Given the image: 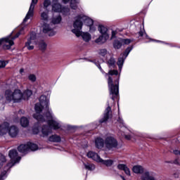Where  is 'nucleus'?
<instances>
[{
    "label": "nucleus",
    "mask_w": 180,
    "mask_h": 180,
    "mask_svg": "<svg viewBox=\"0 0 180 180\" xmlns=\"http://www.w3.org/2000/svg\"><path fill=\"white\" fill-rule=\"evenodd\" d=\"M98 56L100 57H108L109 56V53H108V51L105 49L98 50Z\"/></svg>",
    "instance_id": "33"
},
{
    "label": "nucleus",
    "mask_w": 180,
    "mask_h": 180,
    "mask_svg": "<svg viewBox=\"0 0 180 180\" xmlns=\"http://www.w3.org/2000/svg\"><path fill=\"white\" fill-rule=\"evenodd\" d=\"M37 40L36 33H31L30 39L25 43V47H27L28 50H33V49H34V44H37V43H36Z\"/></svg>",
    "instance_id": "14"
},
{
    "label": "nucleus",
    "mask_w": 180,
    "mask_h": 180,
    "mask_svg": "<svg viewBox=\"0 0 180 180\" xmlns=\"http://www.w3.org/2000/svg\"><path fill=\"white\" fill-rule=\"evenodd\" d=\"M8 156L11 158V162L8 163L5 167L3 172L0 174V179H5L7 176L8 172L15 164L19 163L21 158L18 155L17 150H11L9 151Z\"/></svg>",
    "instance_id": "5"
},
{
    "label": "nucleus",
    "mask_w": 180,
    "mask_h": 180,
    "mask_svg": "<svg viewBox=\"0 0 180 180\" xmlns=\"http://www.w3.org/2000/svg\"><path fill=\"white\" fill-rule=\"evenodd\" d=\"M39 0H32V3L30 4L29 11L25 16V18L23 20L22 26H23V25H25V23H26V22H27V20H29V19H31L32 18H33V15H34V5H36L37 4Z\"/></svg>",
    "instance_id": "12"
},
{
    "label": "nucleus",
    "mask_w": 180,
    "mask_h": 180,
    "mask_svg": "<svg viewBox=\"0 0 180 180\" xmlns=\"http://www.w3.org/2000/svg\"><path fill=\"white\" fill-rule=\"evenodd\" d=\"M2 165V163H0V167Z\"/></svg>",
    "instance_id": "53"
},
{
    "label": "nucleus",
    "mask_w": 180,
    "mask_h": 180,
    "mask_svg": "<svg viewBox=\"0 0 180 180\" xmlns=\"http://www.w3.org/2000/svg\"><path fill=\"white\" fill-rule=\"evenodd\" d=\"M174 175V178H179V173L176 172Z\"/></svg>",
    "instance_id": "48"
},
{
    "label": "nucleus",
    "mask_w": 180,
    "mask_h": 180,
    "mask_svg": "<svg viewBox=\"0 0 180 180\" xmlns=\"http://www.w3.org/2000/svg\"><path fill=\"white\" fill-rule=\"evenodd\" d=\"M77 37H79V36H82L83 40H84V41H89V40H91V34H89V33L88 32H82V31H81L80 30V34L79 35H76Z\"/></svg>",
    "instance_id": "21"
},
{
    "label": "nucleus",
    "mask_w": 180,
    "mask_h": 180,
    "mask_svg": "<svg viewBox=\"0 0 180 180\" xmlns=\"http://www.w3.org/2000/svg\"><path fill=\"white\" fill-rule=\"evenodd\" d=\"M54 25L53 24H47L44 22L41 25L43 33H46L49 36H54L56 32L54 30Z\"/></svg>",
    "instance_id": "13"
},
{
    "label": "nucleus",
    "mask_w": 180,
    "mask_h": 180,
    "mask_svg": "<svg viewBox=\"0 0 180 180\" xmlns=\"http://www.w3.org/2000/svg\"><path fill=\"white\" fill-rule=\"evenodd\" d=\"M121 41L122 42V46H129V44H130V43H131L133 41V39H121Z\"/></svg>",
    "instance_id": "37"
},
{
    "label": "nucleus",
    "mask_w": 180,
    "mask_h": 180,
    "mask_svg": "<svg viewBox=\"0 0 180 180\" xmlns=\"http://www.w3.org/2000/svg\"><path fill=\"white\" fill-rule=\"evenodd\" d=\"M122 134V136H123L124 137H125V139H126L127 140H130V139H131V136L130 135H126L125 133Z\"/></svg>",
    "instance_id": "47"
},
{
    "label": "nucleus",
    "mask_w": 180,
    "mask_h": 180,
    "mask_svg": "<svg viewBox=\"0 0 180 180\" xmlns=\"http://www.w3.org/2000/svg\"><path fill=\"white\" fill-rule=\"evenodd\" d=\"M49 105H50V101L47 100V97L41 96L39 103L35 104L36 112L33 115V117L39 122H47L51 129L58 130L61 127V123L54 117L53 111L49 108Z\"/></svg>",
    "instance_id": "1"
},
{
    "label": "nucleus",
    "mask_w": 180,
    "mask_h": 180,
    "mask_svg": "<svg viewBox=\"0 0 180 180\" xmlns=\"http://www.w3.org/2000/svg\"><path fill=\"white\" fill-rule=\"evenodd\" d=\"M109 40L108 37H105V35H100L96 40L95 43H97V44H103L104 43H106Z\"/></svg>",
    "instance_id": "20"
},
{
    "label": "nucleus",
    "mask_w": 180,
    "mask_h": 180,
    "mask_svg": "<svg viewBox=\"0 0 180 180\" xmlns=\"http://www.w3.org/2000/svg\"><path fill=\"white\" fill-rule=\"evenodd\" d=\"M18 150L21 154H26L29 151V146L27 144L20 145L18 146Z\"/></svg>",
    "instance_id": "23"
},
{
    "label": "nucleus",
    "mask_w": 180,
    "mask_h": 180,
    "mask_svg": "<svg viewBox=\"0 0 180 180\" xmlns=\"http://www.w3.org/2000/svg\"><path fill=\"white\" fill-rule=\"evenodd\" d=\"M83 165H84L85 169H88V171H94L95 169V165L89 162H83Z\"/></svg>",
    "instance_id": "30"
},
{
    "label": "nucleus",
    "mask_w": 180,
    "mask_h": 180,
    "mask_svg": "<svg viewBox=\"0 0 180 180\" xmlns=\"http://www.w3.org/2000/svg\"><path fill=\"white\" fill-rule=\"evenodd\" d=\"M160 41H158V42H160Z\"/></svg>",
    "instance_id": "54"
},
{
    "label": "nucleus",
    "mask_w": 180,
    "mask_h": 180,
    "mask_svg": "<svg viewBox=\"0 0 180 180\" xmlns=\"http://www.w3.org/2000/svg\"><path fill=\"white\" fill-rule=\"evenodd\" d=\"M98 30L99 33H101V36L109 37V30H108V27L103 25H98Z\"/></svg>",
    "instance_id": "17"
},
{
    "label": "nucleus",
    "mask_w": 180,
    "mask_h": 180,
    "mask_svg": "<svg viewBox=\"0 0 180 180\" xmlns=\"http://www.w3.org/2000/svg\"><path fill=\"white\" fill-rule=\"evenodd\" d=\"M141 180H155V173L153 172H145L141 176Z\"/></svg>",
    "instance_id": "16"
},
{
    "label": "nucleus",
    "mask_w": 180,
    "mask_h": 180,
    "mask_svg": "<svg viewBox=\"0 0 180 180\" xmlns=\"http://www.w3.org/2000/svg\"><path fill=\"white\" fill-rule=\"evenodd\" d=\"M41 20L47 22L49 20V10H45L44 11L41 12Z\"/></svg>",
    "instance_id": "25"
},
{
    "label": "nucleus",
    "mask_w": 180,
    "mask_h": 180,
    "mask_svg": "<svg viewBox=\"0 0 180 180\" xmlns=\"http://www.w3.org/2000/svg\"><path fill=\"white\" fill-rule=\"evenodd\" d=\"M51 5V1L50 0H44V9L45 11H49V7Z\"/></svg>",
    "instance_id": "35"
},
{
    "label": "nucleus",
    "mask_w": 180,
    "mask_h": 180,
    "mask_svg": "<svg viewBox=\"0 0 180 180\" xmlns=\"http://www.w3.org/2000/svg\"><path fill=\"white\" fill-rule=\"evenodd\" d=\"M139 34L140 36V37H146V39H148V36L147 35V34L146 33L145 31H143V30H141L139 32Z\"/></svg>",
    "instance_id": "40"
},
{
    "label": "nucleus",
    "mask_w": 180,
    "mask_h": 180,
    "mask_svg": "<svg viewBox=\"0 0 180 180\" xmlns=\"http://www.w3.org/2000/svg\"><path fill=\"white\" fill-rule=\"evenodd\" d=\"M132 171L134 174H143L144 172V168L140 165H136L133 167Z\"/></svg>",
    "instance_id": "24"
},
{
    "label": "nucleus",
    "mask_w": 180,
    "mask_h": 180,
    "mask_svg": "<svg viewBox=\"0 0 180 180\" xmlns=\"http://www.w3.org/2000/svg\"><path fill=\"white\" fill-rule=\"evenodd\" d=\"M75 19V20L73 23L74 29L72 30V32L76 36L81 34V30H82V25H84V23H85L86 26H92L94 25V20L84 14L76 16Z\"/></svg>",
    "instance_id": "4"
},
{
    "label": "nucleus",
    "mask_w": 180,
    "mask_h": 180,
    "mask_svg": "<svg viewBox=\"0 0 180 180\" xmlns=\"http://www.w3.org/2000/svg\"><path fill=\"white\" fill-rule=\"evenodd\" d=\"M24 30L25 27H22L20 30L14 37H12V34H11L5 38L0 39V46H2L3 49L5 50H9V49L15 44L13 40H15V39H18L20 34H23Z\"/></svg>",
    "instance_id": "6"
},
{
    "label": "nucleus",
    "mask_w": 180,
    "mask_h": 180,
    "mask_svg": "<svg viewBox=\"0 0 180 180\" xmlns=\"http://www.w3.org/2000/svg\"><path fill=\"white\" fill-rule=\"evenodd\" d=\"M104 144L108 150H113V148H117L118 146L117 140H116V139L112 136H107L105 138Z\"/></svg>",
    "instance_id": "10"
},
{
    "label": "nucleus",
    "mask_w": 180,
    "mask_h": 180,
    "mask_svg": "<svg viewBox=\"0 0 180 180\" xmlns=\"http://www.w3.org/2000/svg\"><path fill=\"white\" fill-rule=\"evenodd\" d=\"M39 48L40 50H44L47 47V44L44 41H40L38 44Z\"/></svg>",
    "instance_id": "36"
},
{
    "label": "nucleus",
    "mask_w": 180,
    "mask_h": 180,
    "mask_svg": "<svg viewBox=\"0 0 180 180\" xmlns=\"http://www.w3.org/2000/svg\"><path fill=\"white\" fill-rule=\"evenodd\" d=\"M105 144V142L103 141V139L101 138H96L95 140V145L96 148L101 149L103 148V145Z\"/></svg>",
    "instance_id": "22"
},
{
    "label": "nucleus",
    "mask_w": 180,
    "mask_h": 180,
    "mask_svg": "<svg viewBox=\"0 0 180 180\" xmlns=\"http://www.w3.org/2000/svg\"><path fill=\"white\" fill-rule=\"evenodd\" d=\"M28 79L29 81H30L31 82H36V75H33V74H31L28 76Z\"/></svg>",
    "instance_id": "38"
},
{
    "label": "nucleus",
    "mask_w": 180,
    "mask_h": 180,
    "mask_svg": "<svg viewBox=\"0 0 180 180\" xmlns=\"http://www.w3.org/2000/svg\"><path fill=\"white\" fill-rule=\"evenodd\" d=\"M0 161L1 164H4V162H6V159L5 158L4 155H2V153H0Z\"/></svg>",
    "instance_id": "43"
},
{
    "label": "nucleus",
    "mask_w": 180,
    "mask_h": 180,
    "mask_svg": "<svg viewBox=\"0 0 180 180\" xmlns=\"http://www.w3.org/2000/svg\"><path fill=\"white\" fill-rule=\"evenodd\" d=\"M52 11L53 12H62L63 15H68L70 13V8H63L61 4L58 3V0H53L52 1Z\"/></svg>",
    "instance_id": "11"
},
{
    "label": "nucleus",
    "mask_w": 180,
    "mask_h": 180,
    "mask_svg": "<svg viewBox=\"0 0 180 180\" xmlns=\"http://www.w3.org/2000/svg\"><path fill=\"white\" fill-rule=\"evenodd\" d=\"M18 113H19V114L22 113V110H20V111L18 112Z\"/></svg>",
    "instance_id": "52"
},
{
    "label": "nucleus",
    "mask_w": 180,
    "mask_h": 180,
    "mask_svg": "<svg viewBox=\"0 0 180 180\" xmlns=\"http://www.w3.org/2000/svg\"><path fill=\"white\" fill-rule=\"evenodd\" d=\"M133 50V46H128L124 52L121 54V56L118 58L117 65L120 71H122V68H123V64H124V60L127 58V56L130 54V51Z\"/></svg>",
    "instance_id": "9"
},
{
    "label": "nucleus",
    "mask_w": 180,
    "mask_h": 180,
    "mask_svg": "<svg viewBox=\"0 0 180 180\" xmlns=\"http://www.w3.org/2000/svg\"><path fill=\"white\" fill-rule=\"evenodd\" d=\"M89 29H90L91 33H94V32L96 31V27H95V25H94V24L92 25L89 26Z\"/></svg>",
    "instance_id": "45"
},
{
    "label": "nucleus",
    "mask_w": 180,
    "mask_h": 180,
    "mask_svg": "<svg viewBox=\"0 0 180 180\" xmlns=\"http://www.w3.org/2000/svg\"><path fill=\"white\" fill-rule=\"evenodd\" d=\"M116 34H117V30H112V31L111 39H115L116 38Z\"/></svg>",
    "instance_id": "46"
},
{
    "label": "nucleus",
    "mask_w": 180,
    "mask_h": 180,
    "mask_svg": "<svg viewBox=\"0 0 180 180\" xmlns=\"http://www.w3.org/2000/svg\"><path fill=\"white\" fill-rule=\"evenodd\" d=\"M24 71H25V70H24V69H20V73H21V74H22V72H24Z\"/></svg>",
    "instance_id": "50"
},
{
    "label": "nucleus",
    "mask_w": 180,
    "mask_h": 180,
    "mask_svg": "<svg viewBox=\"0 0 180 180\" xmlns=\"http://www.w3.org/2000/svg\"><path fill=\"white\" fill-rule=\"evenodd\" d=\"M107 105L108 108L105 110L103 117L100 120V123H105V122H108V120L110 117V115L112 114V108H110L109 102L107 103Z\"/></svg>",
    "instance_id": "15"
},
{
    "label": "nucleus",
    "mask_w": 180,
    "mask_h": 180,
    "mask_svg": "<svg viewBox=\"0 0 180 180\" xmlns=\"http://www.w3.org/2000/svg\"><path fill=\"white\" fill-rule=\"evenodd\" d=\"M117 70H110L108 73H105V77L108 78V89L112 102H115V99L119 96V77L115 79V76L117 75Z\"/></svg>",
    "instance_id": "3"
},
{
    "label": "nucleus",
    "mask_w": 180,
    "mask_h": 180,
    "mask_svg": "<svg viewBox=\"0 0 180 180\" xmlns=\"http://www.w3.org/2000/svg\"><path fill=\"white\" fill-rule=\"evenodd\" d=\"M63 4H68L70 2V0H63Z\"/></svg>",
    "instance_id": "49"
},
{
    "label": "nucleus",
    "mask_w": 180,
    "mask_h": 180,
    "mask_svg": "<svg viewBox=\"0 0 180 180\" xmlns=\"http://www.w3.org/2000/svg\"><path fill=\"white\" fill-rule=\"evenodd\" d=\"M107 64L110 68H115L116 66V60H115V58L110 57V58L107 60Z\"/></svg>",
    "instance_id": "28"
},
{
    "label": "nucleus",
    "mask_w": 180,
    "mask_h": 180,
    "mask_svg": "<svg viewBox=\"0 0 180 180\" xmlns=\"http://www.w3.org/2000/svg\"><path fill=\"white\" fill-rule=\"evenodd\" d=\"M88 158H91V160H94V161H96V162H101L104 165H106V167H111V165H113V160H103L98 153L92 151H89L87 153Z\"/></svg>",
    "instance_id": "8"
},
{
    "label": "nucleus",
    "mask_w": 180,
    "mask_h": 180,
    "mask_svg": "<svg viewBox=\"0 0 180 180\" xmlns=\"http://www.w3.org/2000/svg\"><path fill=\"white\" fill-rule=\"evenodd\" d=\"M79 4V0H71L70 1V8L72 9H77V5Z\"/></svg>",
    "instance_id": "34"
},
{
    "label": "nucleus",
    "mask_w": 180,
    "mask_h": 180,
    "mask_svg": "<svg viewBox=\"0 0 180 180\" xmlns=\"http://www.w3.org/2000/svg\"><path fill=\"white\" fill-rule=\"evenodd\" d=\"M92 62L96 64V67H98L102 74H105V72L103 71V69H102V67H101V64H99V63L96 62V60H94Z\"/></svg>",
    "instance_id": "39"
},
{
    "label": "nucleus",
    "mask_w": 180,
    "mask_h": 180,
    "mask_svg": "<svg viewBox=\"0 0 180 180\" xmlns=\"http://www.w3.org/2000/svg\"><path fill=\"white\" fill-rule=\"evenodd\" d=\"M117 169L120 171H124L125 172L126 175H128V176H130L131 173H130V169L127 167V165L124 164H119L117 166Z\"/></svg>",
    "instance_id": "18"
},
{
    "label": "nucleus",
    "mask_w": 180,
    "mask_h": 180,
    "mask_svg": "<svg viewBox=\"0 0 180 180\" xmlns=\"http://www.w3.org/2000/svg\"><path fill=\"white\" fill-rule=\"evenodd\" d=\"M8 133L11 137H16L19 133V129L16 126L9 127V123L4 122L0 125V136H4Z\"/></svg>",
    "instance_id": "7"
},
{
    "label": "nucleus",
    "mask_w": 180,
    "mask_h": 180,
    "mask_svg": "<svg viewBox=\"0 0 180 180\" xmlns=\"http://www.w3.org/2000/svg\"><path fill=\"white\" fill-rule=\"evenodd\" d=\"M61 20V15H57L52 18V23L53 25H58V23H60Z\"/></svg>",
    "instance_id": "32"
},
{
    "label": "nucleus",
    "mask_w": 180,
    "mask_h": 180,
    "mask_svg": "<svg viewBox=\"0 0 180 180\" xmlns=\"http://www.w3.org/2000/svg\"><path fill=\"white\" fill-rule=\"evenodd\" d=\"M20 124L22 127H27L29 126V120L26 117H21Z\"/></svg>",
    "instance_id": "31"
},
{
    "label": "nucleus",
    "mask_w": 180,
    "mask_h": 180,
    "mask_svg": "<svg viewBox=\"0 0 180 180\" xmlns=\"http://www.w3.org/2000/svg\"><path fill=\"white\" fill-rule=\"evenodd\" d=\"M8 64V61L5 60H0V68H4Z\"/></svg>",
    "instance_id": "41"
},
{
    "label": "nucleus",
    "mask_w": 180,
    "mask_h": 180,
    "mask_svg": "<svg viewBox=\"0 0 180 180\" xmlns=\"http://www.w3.org/2000/svg\"><path fill=\"white\" fill-rule=\"evenodd\" d=\"M122 46H123V44L122 42V39H116L113 43V47L116 50H119V49L122 48Z\"/></svg>",
    "instance_id": "26"
},
{
    "label": "nucleus",
    "mask_w": 180,
    "mask_h": 180,
    "mask_svg": "<svg viewBox=\"0 0 180 180\" xmlns=\"http://www.w3.org/2000/svg\"><path fill=\"white\" fill-rule=\"evenodd\" d=\"M32 131L34 134H39L40 129H39V127H35L32 129Z\"/></svg>",
    "instance_id": "44"
},
{
    "label": "nucleus",
    "mask_w": 180,
    "mask_h": 180,
    "mask_svg": "<svg viewBox=\"0 0 180 180\" xmlns=\"http://www.w3.org/2000/svg\"><path fill=\"white\" fill-rule=\"evenodd\" d=\"M41 133H42L43 137H47L49 134H51L52 133L51 127L47 125L43 126L41 129Z\"/></svg>",
    "instance_id": "19"
},
{
    "label": "nucleus",
    "mask_w": 180,
    "mask_h": 180,
    "mask_svg": "<svg viewBox=\"0 0 180 180\" xmlns=\"http://www.w3.org/2000/svg\"><path fill=\"white\" fill-rule=\"evenodd\" d=\"M49 140L53 143H60L61 141V137L58 135H52L49 137Z\"/></svg>",
    "instance_id": "27"
},
{
    "label": "nucleus",
    "mask_w": 180,
    "mask_h": 180,
    "mask_svg": "<svg viewBox=\"0 0 180 180\" xmlns=\"http://www.w3.org/2000/svg\"><path fill=\"white\" fill-rule=\"evenodd\" d=\"M117 122L120 124L121 127H124V121H123V119L119 117Z\"/></svg>",
    "instance_id": "42"
},
{
    "label": "nucleus",
    "mask_w": 180,
    "mask_h": 180,
    "mask_svg": "<svg viewBox=\"0 0 180 180\" xmlns=\"http://www.w3.org/2000/svg\"><path fill=\"white\" fill-rule=\"evenodd\" d=\"M6 88L8 89L5 91L4 96L0 94V101L5 98L7 103H11V102H13V103H20L23 99H29L33 94L32 90L30 89H27L22 93L20 89H15L16 80L12 79L7 80Z\"/></svg>",
    "instance_id": "2"
},
{
    "label": "nucleus",
    "mask_w": 180,
    "mask_h": 180,
    "mask_svg": "<svg viewBox=\"0 0 180 180\" xmlns=\"http://www.w3.org/2000/svg\"><path fill=\"white\" fill-rule=\"evenodd\" d=\"M28 146V150L29 151H36V150L39 149V147L37 146V145L32 143V142H28L27 143Z\"/></svg>",
    "instance_id": "29"
},
{
    "label": "nucleus",
    "mask_w": 180,
    "mask_h": 180,
    "mask_svg": "<svg viewBox=\"0 0 180 180\" xmlns=\"http://www.w3.org/2000/svg\"><path fill=\"white\" fill-rule=\"evenodd\" d=\"M120 177L122 178V180H126V179L124 178V176L120 175Z\"/></svg>",
    "instance_id": "51"
}]
</instances>
